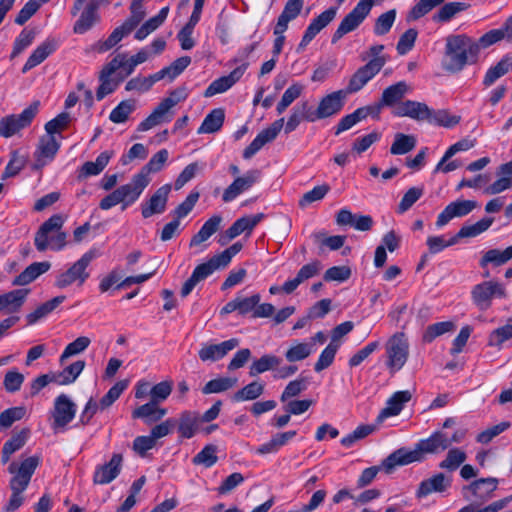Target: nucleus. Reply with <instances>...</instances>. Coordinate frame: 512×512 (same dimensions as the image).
<instances>
[{"label": "nucleus", "mask_w": 512, "mask_h": 512, "mask_svg": "<svg viewBox=\"0 0 512 512\" xmlns=\"http://www.w3.org/2000/svg\"><path fill=\"white\" fill-rule=\"evenodd\" d=\"M430 109L425 103L406 100L397 106L393 114L397 117H409L416 121L428 122Z\"/></svg>", "instance_id": "412c9836"}, {"label": "nucleus", "mask_w": 512, "mask_h": 512, "mask_svg": "<svg viewBox=\"0 0 512 512\" xmlns=\"http://www.w3.org/2000/svg\"><path fill=\"white\" fill-rule=\"evenodd\" d=\"M469 8V4L464 2H449L443 4L433 15L432 19L436 23H447L451 21L458 13Z\"/></svg>", "instance_id": "58836bf2"}, {"label": "nucleus", "mask_w": 512, "mask_h": 512, "mask_svg": "<svg viewBox=\"0 0 512 512\" xmlns=\"http://www.w3.org/2000/svg\"><path fill=\"white\" fill-rule=\"evenodd\" d=\"M451 478L443 473H437L420 482L416 491L418 498H424L431 493H443L451 486Z\"/></svg>", "instance_id": "4be33fe9"}, {"label": "nucleus", "mask_w": 512, "mask_h": 512, "mask_svg": "<svg viewBox=\"0 0 512 512\" xmlns=\"http://www.w3.org/2000/svg\"><path fill=\"white\" fill-rule=\"evenodd\" d=\"M221 222L222 217L220 215H214L205 221L201 229L191 238L190 247L198 246L202 242L209 239L215 232L218 231Z\"/></svg>", "instance_id": "e433bc0d"}, {"label": "nucleus", "mask_w": 512, "mask_h": 512, "mask_svg": "<svg viewBox=\"0 0 512 512\" xmlns=\"http://www.w3.org/2000/svg\"><path fill=\"white\" fill-rule=\"evenodd\" d=\"M505 296L504 286L496 281H484L475 285L471 291L472 301L481 311H486L491 307L494 297L503 298Z\"/></svg>", "instance_id": "1a4fd4ad"}, {"label": "nucleus", "mask_w": 512, "mask_h": 512, "mask_svg": "<svg viewBox=\"0 0 512 512\" xmlns=\"http://www.w3.org/2000/svg\"><path fill=\"white\" fill-rule=\"evenodd\" d=\"M35 36L36 33L34 30H28L26 28L23 29L14 41L13 50L10 55V58L14 59L18 55H20L27 47H29L32 44Z\"/></svg>", "instance_id": "338daca9"}, {"label": "nucleus", "mask_w": 512, "mask_h": 512, "mask_svg": "<svg viewBox=\"0 0 512 512\" xmlns=\"http://www.w3.org/2000/svg\"><path fill=\"white\" fill-rule=\"evenodd\" d=\"M260 178L259 170H249L242 177H237L225 190L222 196L224 202H231L241 193L250 189Z\"/></svg>", "instance_id": "2eb2a0df"}, {"label": "nucleus", "mask_w": 512, "mask_h": 512, "mask_svg": "<svg viewBox=\"0 0 512 512\" xmlns=\"http://www.w3.org/2000/svg\"><path fill=\"white\" fill-rule=\"evenodd\" d=\"M512 70V55H505L495 66L490 67L483 79V85L491 86L497 79Z\"/></svg>", "instance_id": "ea45409f"}, {"label": "nucleus", "mask_w": 512, "mask_h": 512, "mask_svg": "<svg viewBox=\"0 0 512 512\" xmlns=\"http://www.w3.org/2000/svg\"><path fill=\"white\" fill-rule=\"evenodd\" d=\"M168 157L169 152L167 149L159 150L151 157L148 163L141 168L138 174L143 176L145 179H150L149 174L160 171L168 160Z\"/></svg>", "instance_id": "603ef678"}, {"label": "nucleus", "mask_w": 512, "mask_h": 512, "mask_svg": "<svg viewBox=\"0 0 512 512\" xmlns=\"http://www.w3.org/2000/svg\"><path fill=\"white\" fill-rule=\"evenodd\" d=\"M314 352L313 343L296 342L285 352V358L289 363L305 360Z\"/></svg>", "instance_id": "8fccbe9b"}, {"label": "nucleus", "mask_w": 512, "mask_h": 512, "mask_svg": "<svg viewBox=\"0 0 512 512\" xmlns=\"http://www.w3.org/2000/svg\"><path fill=\"white\" fill-rule=\"evenodd\" d=\"M479 60L476 40L467 34H450L445 38V47L441 60L442 69L448 73L461 72L467 65Z\"/></svg>", "instance_id": "f257e3e1"}, {"label": "nucleus", "mask_w": 512, "mask_h": 512, "mask_svg": "<svg viewBox=\"0 0 512 512\" xmlns=\"http://www.w3.org/2000/svg\"><path fill=\"white\" fill-rule=\"evenodd\" d=\"M237 383V379L229 378V377H221L208 381L205 386L202 388V393L212 394V393H221L229 390L234 387Z\"/></svg>", "instance_id": "69168bd1"}, {"label": "nucleus", "mask_w": 512, "mask_h": 512, "mask_svg": "<svg viewBox=\"0 0 512 512\" xmlns=\"http://www.w3.org/2000/svg\"><path fill=\"white\" fill-rule=\"evenodd\" d=\"M445 0H419L409 11V20H418L427 15L434 8L442 5Z\"/></svg>", "instance_id": "e2e57ef3"}, {"label": "nucleus", "mask_w": 512, "mask_h": 512, "mask_svg": "<svg viewBox=\"0 0 512 512\" xmlns=\"http://www.w3.org/2000/svg\"><path fill=\"white\" fill-rule=\"evenodd\" d=\"M39 462L40 458L38 456H31L23 460L19 466L16 462L9 465L8 471L14 476L9 483L12 494L4 507V512H14L23 504L24 497L22 493L28 487Z\"/></svg>", "instance_id": "7ed1b4c3"}, {"label": "nucleus", "mask_w": 512, "mask_h": 512, "mask_svg": "<svg viewBox=\"0 0 512 512\" xmlns=\"http://www.w3.org/2000/svg\"><path fill=\"white\" fill-rule=\"evenodd\" d=\"M375 0H360L357 5L340 22L332 35L331 42L337 43L344 35L357 29L369 15Z\"/></svg>", "instance_id": "423d86ee"}, {"label": "nucleus", "mask_w": 512, "mask_h": 512, "mask_svg": "<svg viewBox=\"0 0 512 512\" xmlns=\"http://www.w3.org/2000/svg\"><path fill=\"white\" fill-rule=\"evenodd\" d=\"M466 458L467 455L464 451L453 448L448 451L446 458L439 463V467L452 472L457 470L466 461Z\"/></svg>", "instance_id": "680f3d73"}, {"label": "nucleus", "mask_w": 512, "mask_h": 512, "mask_svg": "<svg viewBox=\"0 0 512 512\" xmlns=\"http://www.w3.org/2000/svg\"><path fill=\"white\" fill-rule=\"evenodd\" d=\"M134 30L126 21L122 23V25L116 27L112 33L108 36V38L97 44V50L100 53H104L111 48H113L116 44H118L125 36L129 35Z\"/></svg>", "instance_id": "a18cd8bd"}, {"label": "nucleus", "mask_w": 512, "mask_h": 512, "mask_svg": "<svg viewBox=\"0 0 512 512\" xmlns=\"http://www.w3.org/2000/svg\"><path fill=\"white\" fill-rule=\"evenodd\" d=\"M135 109L134 100H123L110 112L109 119L115 124L125 123Z\"/></svg>", "instance_id": "4d7b16f0"}, {"label": "nucleus", "mask_w": 512, "mask_h": 512, "mask_svg": "<svg viewBox=\"0 0 512 512\" xmlns=\"http://www.w3.org/2000/svg\"><path fill=\"white\" fill-rule=\"evenodd\" d=\"M60 148L59 142L54 136L46 135L40 138L35 152L36 168H41L52 161Z\"/></svg>", "instance_id": "b1692460"}, {"label": "nucleus", "mask_w": 512, "mask_h": 512, "mask_svg": "<svg viewBox=\"0 0 512 512\" xmlns=\"http://www.w3.org/2000/svg\"><path fill=\"white\" fill-rule=\"evenodd\" d=\"M150 180L135 174L130 183L118 187L123 201L122 210L138 200L144 189L149 185Z\"/></svg>", "instance_id": "f3484780"}, {"label": "nucleus", "mask_w": 512, "mask_h": 512, "mask_svg": "<svg viewBox=\"0 0 512 512\" xmlns=\"http://www.w3.org/2000/svg\"><path fill=\"white\" fill-rule=\"evenodd\" d=\"M30 430L22 429L19 433L13 435L3 446L1 460L7 463L13 453L20 450L26 443Z\"/></svg>", "instance_id": "a19ab883"}, {"label": "nucleus", "mask_w": 512, "mask_h": 512, "mask_svg": "<svg viewBox=\"0 0 512 512\" xmlns=\"http://www.w3.org/2000/svg\"><path fill=\"white\" fill-rule=\"evenodd\" d=\"M248 63L245 62L236 67L229 75L222 76L214 80L205 90V97H212L216 94L223 93L230 89L245 73Z\"/></svg>", "instance_id": "6ab92c4d"}, {"label": "nucleus", "mask_w": 512, "mask_h": 512, "mask_svg": "<svg viewBox=\"0 0 512 512\" xmlns=\"http://www.w3.org/2000/svg\"><path fill=\"white\" fill-rule=\"evenodd\" d=\"M347 95L348 94L341 89L323 97L316 110L311 108V114L308 116L309 122L328 118L340 112L344 106V100Z\"/></svg>", "instance_id": "9b49d317"}, {"label": "nucleus", "mask_w": 512, "mask_h": 512, "mask_svg": "<svg viewBox=\"0 0 512 512\" xmlns=\"http://www.w3.org/2000/svg\"><path fill=\"white\" fill-rule=\"evenodd\" d=\"M298 16V14L283 9L280 16L278 17L277 23L273 31L274 35L276 36L273 44V56L275 58H277L279 54L282 52L285 42L284 33L288 29V23L296 19Z\"/></svg>", "instance_id": "cd10ccee"}, {"label": "nucleus", "mask_w": 512, "mask_h": 512, "mask_svg": "<svg viewBox=\"0 0 512 512\" xmlns=\"http://www.w3.org/2000/svg\"><path fill=\"white\" fill-rule=\"evenodd\" d=\"M511 259L512 246H509L503 251L499 249H490L486 251L480 259L479 264L482 268H486L488 264H492L497 267L506 264Z\"/></svg>", "instance_id": "79ce46f5"}, {"label": "nucleus", "mask_w": 512, "mask_h": 512, "mask_svg": "<svg viewBox=\"0 0 512 512\" xmlns=\"http://www.w3.org/2000/svg\"><path fill=\"white\" fill-rule=\"evenodd\" d=\"M494 219L490 217H485L475 224L471 225H463L458 233L455 236L457 242L461 238H469V237H476L480 235L481 233L485 232L489 229V227L492 225Z\"/></svg>", "instance_id": "09e8293b"}, {"label": "nucleus", "mask_w": 512, "mask_h": 512, "mask_svg": "<svg viewBox=\"0 0 512 512\" xmlns=\"http://www.w3.org/2000/svg\"><path fill=\"white\" fill-rule=\"evenodd\" d=\"M200 417L197 412L183 411L179 416L178 432L180 437L185 439L192 438L199 428Z\"/></svg>", "instance_id": "473e14b6"}, {"label": "nucleus", "mask_w": 512, "mask_h": 512, "mask_svg": "<svg viewBox=\"0 0 512 512\" xmlns=\"http://www.w3.org/2000/svg\"><path fill=\"white\" fill-rule=\"evenodd\" d=\"M224 268L216 255L211 257L207 262L199 264L195 267L192 275L200 282L212 275L217 269Z\"/></svg>", "instance_id": "0e129e2a"}, {"label": "nucleus", "mask_w": 512, "mask_h": 512, "mask_svg": "<svg viewBox=\"0 0 512 512\" xmlns=\"http://www.w3.org/2000/svg\"><path fill=\"white\" fill-rule=\"evenodd\" d=\"M451 445L449 437L442 431H435L427 439H422L416 444L414 450L400 448L390 454L382 463L387 473L396 466H403L423 459L424 454H435L446 450Z\"/></svg>", "instance_id": "f03ea898"}, {"label": "nucleus", "mask_w": 512, "mask_h": 512, "mask_svg": "<svg viewBox=\"0 0 512 512\" xmlns=\"http://www.w3.org/2000/svg\"><path fill=\"white\" fill-rule=\"evenodd\" d=\"M239 345L237 338H231L219 344H205L198 352L199 358L203 362H215L225 357L230 351Z\"/></svg>", "instance_id": "a211bd4d"}, {"label": "nucleus", "mask_w": 512, "mask_h": 512, "mask_svg": "<svg viewBox=\"0 0 512 512\" xmlns=\"http://www.w3.org/2000/svg\"><path fill=\"white\" fill-rule=\"evenodd\" d=\"M167 414L165 408H160L155 401L143 404L132 412V418L142 419L148 425L161 420Z\"/></svg>", "instance_id": "7c9ffc66"}, {"label": "nucleus", "mask_w": 512, "mask_h": 512, "mask_svg": "<svg viewBox=\"0 0 512 512\" xmlns=\"http://www.w3.org/2000/svg\"><path fill=\"white\" fill-rule=\"evenodd\" d=\"M221 222L222 217L220 215H214L205 221L201 229L191 238L190 247L198 246L202 242L209 239L215 232L218 231Z\"/></svg>", "instance_id": "4c0bfd02"}, {"label": "nucleus", "mask_w": 512, "mask_h": 512, "mask_svg": "<svg viewBox=\"0 0 512 512\" xmlns=\"http://www.w3.org/2000/svg\"><path fill=\"white\" fill-rule=\"evenodd\" d=\"M65 296H56L53 299L41 304L33 312L26 316L27 324L33 325L54 311L65 300Z\"/></svg>", "instance_id": "37998d69"}, {"label": "nucleus", "mask_w": 512, "mask_h": 512, "mask_svg": "<svg viewBox=\"0 0 512 512\" xmlns=\"http://www.w3.org/2000/svg\"><path fill=\"white\" fill-rule=\"evenodd\" d=\"M76 411V404L66 394L57 396L52 411V429L54 431L64 429L74 419Z\"/></svg>", "instance_id": "f8f14e48"}, {"label": "nucleus", "mask_w": 512, "mask_h": 512, "mask_svg": "<svg viewBox=\"0 0 512 512\" xmlns=\"http://www.w3.org/2000/svg\"><path fill=\"white\" fill-rule=\"evenodd\" d=\"M170 191V184H165L158 188L147 201L141 204L142 217L147 219L155 214L165 212Z\"/></svg>", "instance_id": "4468645a"}, {"label": "nucleus", "mask_w": 512, "mask_h": 512, "mask_svg": "<svg viewBox=\"0 0 512 512\" xmlns=\"http://www.w3.org/2000/svg\"><path fill=\"white\" fill-rule=\"evenodd\" d=\"M416 146V138L414 135L396 133L394 141L390 147V153L393 155H404L412 151Z\"/></svg>", "instance_id": "3c124183"}, {"label": "nucleus", "mask_w": 512, "mask_h": 512, "mask_svg": "<svg viewBox=\"0 0 512 512\" xmlns=\"http://www.w3.org/2000/svg\"><path fill=\"white\" fill-rule=\"evenodd\" d=\"M455 328L454 323L450 321L438 322L429 325L422 335V341L424 343H431L437 337L453 331Z\"/></svg>", "instance_id": "052dcab7"}, {"label": "nucleus", "mask_w": 512, "mask_h": 512, "mask_svg": "<svg viewBox=\"0 0 512 512\" xmlns=\"http://www.w3.org/2000/svg\"><path fill=\"white\" fill-rule=\"evenodd\" d=\"M85 367L83 360L75 361L67 366L62 372L55 374V383L59 385H68L73 383L81 374Z\"/></svg>", "instance_id": "864d4df0"}, {"label": "nucleus", "mask_w": 512, "mask_h": 512, "mask_svg": "<svg viewBox=\"0 0 512 512\" xmlns=\"http://www.w3.org/2000/svg\"><path fill=\"white\" fill-rule=\"evenodd\" d=\"M64 218L60 214H54L47 219L35 234L34 244L39 252L48 248L59 251L66 245L67 234L61 231Z\"/></svg>", "instance_id": "20e7f679"}, {"label": "nucleus", "mask_w": 512, "mask_h": 512, "mask_svg": "<svg viewBox=\"0 0 512 512\" xmlns=\"http://www.w3.org/2000/svg\"><path fill=\"white\" fill-rule=\"evenodd\" d=\"M412 398V393L408 390L395 392L386 402V406L380 411L377 419L383 421L386 418L397 416L404 408L405 404Z\"/></svg>", "instance_id": "393cba45"}, {"label": "nucleus", "mask_w": 512, "mask_h": 512, "mask_svg": "<svg viewBox=\"0 0 512 512\" xmlns=\"http://www.w3.org/2000/svg\"><path fill=\"white\" fill-rule=\"evenodd\" d=\"M97 251L89 250L82 255V257L76 261L68 270L60 273L55 280V286L58 288H66L75 282L82 285L89 277V273L86 271L91 261L96 258Z\"/></svg>", "instance_id": "0eeeda50"}, {"label": "nucleus", "mask_w": 512, "mask_h": 512, "mask_svg": "<svg viewBox=\"0 0 512 512\" xmlns=\"http://www.w3.org/2000/svg\"><path fill=\"white\" fill-rule=\"evenodd\" d=\"M190 63L191 58L189 56L180 57L172 62L171 65L158 71V76L161 80L165 77H168L170 80H174L189 66Z\"/></svg>", "instance_id": "bf43d9fd"}, {"label": "nucleus", "mask_w": 512, "mask_h": 512, "mask_svg": "<svg viewBox=\"0 0 512 512\" xmlns=\"http://www.w3.org/2000/svg\"><path fill=\"white\" fill-rule=\"evenodd\" d=\"M387 367L399 371L407 362L409 356V342L405 333L397 332L386 343Z\"/></svg>", "instance_id": "6e6552de"}, {"label": "nucleus", "mask_w": 512, "mask_h": 512, "mask_svg": "<svg viewBox=\"0 0 512 512\" xmlns=\"http://www.w3.org/2000/svg\"><path fill=\"white\" fill-rule=\"evenodd\" d=\"M122 460L121 454H113L108 463L97 467L93 476V482L101 485L112 482L121 471Z\"/></svg>", "instance_id": "5701e85b"}, {"label": "nucleus", "mask_w": 512, "mask_h": 512, "mask_svg": "<svg viewBox=\"0 0 512 512\" xmlns=\"http://www.w3.org/2000/svg\"><path fill=\"white\" fill-rule=\"evenodd\" d=\"M51 267L48 261L34 262L27 266L18 276L14 278V286H25L36 280L40 275L46 273Z\"/></svg>", "instance_id": "2f4dec72"}, {"label": "nucleus", "mask_w": 512, "mask_h": 512, "mask_svg": "<svg viewBox=\"0 0 512 512\" xmlns=\"http://www.w3.org/2000/svg\"><path fill=\"white\" fill-rule=\"evenodd\" d=\"M478 203L474 200H457L448 204L438 215L436 225L442 227L456 217H464L472 212Z\"/></svg>", "instance_id": "dca6fc26"}, {"label": "nucleus", "mask_w": 512, "mask_h": 512, "mask_svg": "<svg viewBox=\"0 0 512 512\" xmlns=\"http://www.w3.org/2000/svg\"><path fill=\"white\" fill-rule=\"evenodd\" d=\"M57 48V41L55 39H46L42 42L29 56L26 63L22 68V73H27L37 65L41 64L49 55H51Z\"/></svg>", "instance_id": "c756f323"}, {"label": "nucleus", "mask_w": 512, "mask_h": 512, "mask_svg": "<svg viewBox=\"0 0 512 512\" xmlns=\"http://www.w3.org/2000/svg\"><path fill=\"white\" fill-rule=\"evenodd\" d=\"M100 5L101 0H90L88 2L79 19L74 24V33L84 34L100 21L98 13Z\"/></svg>", "instance_id": "aec40b11"}, {"label": "nucleus", "mask_w": 512, "mask_h": 512, "mask_svg": "<svg viewBox=\"0 0 512 512\" xmlns=\"http://www.w3.org/2000/svg\"><path fill=\"white\" fill-rule=\"evenodd\" d=\"M217 447L215 445L209 444L206 445L199 453H197L192 462L195 465H203L206 468L213 466L217 461L218 457L216 455Z\"/></svg>", "instance_id": "774afa93"}, {"label": "nucleus", "mask_w": 512, "mask_h": 512, "mask_svg": "<svg viewBox=\"0 0 512 512\" xmlns=\"http://www.w3.org/2000/svg\"><path fill=\"white\" fill-rule=\"evenodd\" d=\"M411 90L409 85L405 81H399L393 85H390L383 90L381 96V105L388 107L394 106L399 103L404 96Z\"/></svg>", "instance_id": "72a5a7b5"}, {"label": "nucleus", "mask_w": 512, "mask_h": 512, "mask_svg": "<svg viewBox=\"0 0 512 512\" xmlns=\"http://www.w3.org/2000/svg\"><path fill=\"white\" fill-rule=\"evenodd\" d=\"M386 60L371 59L368 63L361 66L351 76L349 83L343 89L348 95L360 91L371 79H373L383 68Z\"/></svg>", "instance_id": "9d476101"}, {"label": "nucleus", "mask_w": 512, "mask_h": 512, "mask_svg": "<svg viewBox=\"0 0 512 512\" xmlns=\"http://www.w3.org/2000/svg\"><path fill=\"white\" fill-rule=\"evenodd\" d=\"M225 120V111L222 108L211 110L204 118L201 126L198 128V134H211L219 131Z\"/></svg>", "instance_id": "f704fd0d"}, {"label": "nucleus", "mask_w": 512, "mask_h": 512, "mask_svg": "<svg viewBox=\"0 0 512 512\" xmlns=\"http://www.w3.org/2000/svg\"><path fill=\"white\" fill-rule=\"evenodd\" d=\"M221 222L222 217L220 215H214L205 221L201 229L191 238L190 247L198 246L202 242L209 239L215 232L218 231Z\"/></svg>", "instance_id": "c9c22d12"}, {"label": "nucleus", "mask_w": 512, "mask_h": 512, "mask_svg": "<svg viewBox=\"0 0 512 512\" xmlns=\"http://www.w3.org/2000/svg\"><path fill=\"white\" fill-rule=\"evenodd\" d=\"M281 363L282 359L280 357L273 354H264L251 364L249 375L253 377L269 370L276 372Z\"/></svg>", "instance_id": "c03bdc74"}, {"label": "nucleus", "mask_w": 512, "mask_h": 512, "mask_svg": "<svg viewBox=\"0 0 512 512\" xmlns=\"http://www.w3.org/2000/svg\"><path fill=\"white\" fill-rule=\"evenodd\" d=\"M264 389L265 385L263 383L253 381L238 390L233 395V400L235 402L255 400L263 394Z\"/></svg>", "instance_id": "6e6d98bb"}, {"label": "nucleus", "mask_w": 512, "mask_h": 512, "mask_svg": "<svg viewBox=\"0 0 512 512\" xmlns=\"http://www.w3.org/2000/svg\"><path fill=\"white\" fill-rule=\"evenodd\" d=\"M320 270L321 263L318 260L302 266L295 278L287 280L281 286L282 292L285 294L293 293L301 283L316 276Z\"/></svg>", "instance_id": "a878e982"}, {"label": "nucleus", "mask_w": 512, "mask_h": 512, "mask_svg": "<svg viewBox=\"0 0 512 512\" xmlns=\"http://www.w3.org/2000/svg\"><path fill=\"white\" fill-rule=\"evenodd\" d=\"M29 292V289H16L0 295L5 311L8 313L18 311L25 302Z\"/></svg>", "instance_id": "49530a36"}, {"label": "nucleus", "mask_w": 512, "mask_h": 512, "mask_svg": "<svg viewBox=\"0 0 512 512\" xmlns=\"http://www.w3.org/2000/svg\"><path fill=\"white\" fill-rule=\"evenodd\" d=\"M497 485L498 480L496 478H481L464 487V490L470 491L476 499L484 502L493 496V492L497 489Z\"/></svg>", "instance_id": "c85d7f7f"}, {"label": "nucleus", "mask_w": 512, "mask_h": 512, "mask_svg": "<svg viewBox=\"0 0 512 512\" xmlns=\"http://www.w3.org/2000/svg\"><path fill=\"white\" fill-rule=\"evenodd\" d=\"M160 77L158 76V73H154L148 77H141L137 76L132 79H130L125 86V90L130 91H137L140 93L149 91L152 86L160 81Z\"/></svg>", "instance_id": "13d9d810"}, {"label": "nucleus", "mask_w": 512, "mask_h": 512, "mask_svg": "<svg viewBox=\"0 0 512 512\" xmlns=\"http://www.w3.org/2000/svg\"><path fill=\"white\" fill-rule=\"evenodd\" d=\"M311 114V106L308 102H302L301 104H297L293 110L291 115L286 122L284 127V131L286 134L294 131L302 120H306L309 122L308 116Z\"/></svg>", "instance_id": "de8ad7c7"}, {"label": "nucleus", "mask_w": 512, "mask_h": 512, "mask_svg": "<svg viewBox=\"0 0 512 512\" xmlns=\"http://www.w3.org/2000/svg\"><path fill=\"white\" fill-rule=\"evenodd\" d=\"M171 101L162 100L158 106L153 110V112L144 119L139 125L138 131H147L164 122H169L171 120V115L169 114L170 109L173 107V103Z\"/></svg>", "instance_id": "bb28decb"}, {"label": "nucleus", "mask_w": 512, "mask_h": 512, "mask_svg": "<svg viewBox=\"0 0 512 512\" xmlns=\"http://www.w3.org/2000/svg\"><path fill=\"white\" fill-rule=\"evenodd\" d=\"M284 125V118L274 121L268 128L262 130L254 140L244 149L243 158L250 159L254 156L265 144L272 142Z\"/></svg>", "instance_id": "ddd939ff"}, {"label": "nucleus", "mask_w": 512, "mask_h": 512, "mask_svg": "<svg viewBox=\"0 0 512 512\" xmlns=\"http://www.w3.org/2000/svg\"><path fill=\"white\" fill-rule=\"evenodd\" d=\"M461 120V117L458 115H451L448 110L439 109L433 110L430 109L428 123L443 126L446 128H451L456 126Z\"/></svg>", "instance_id": "5fc2aeb1"}, {"label": "nucleus", "mask_w": 512, "mask_h": 512, "mask_svg": "<svg viewBox=\"0 0 512 512\" xmlns=\"http://www.w3.org/2000/svg\"><path fill=\"white\" fill-rule=\"evenodd\" d=\"M39 101L31 103L20 114H12L0 120V136L12 137L20 130L30 126L39 112Z\"/></svg>", "instance_id": "39448f33"}]
</instances>
